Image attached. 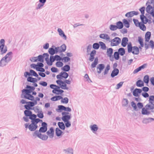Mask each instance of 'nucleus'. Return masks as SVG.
<instances>
[{
	"label": "nucleus",
	"instance_id": "61",
	"mask_svg": "<svg viewBox=\"0 0 154 154\" xmlns=\"http://www.w3.org/2000/svg\"><path fill=\"white\" fill-rule=\"evenodd\" d=\"M44 5L43 4H42V3H39L37 5V6L36 7V10H38L39 9H40Z\"/></svg>",
	"mask_w": 154,
	"mask_h": 154
},
{
	"label": "nucleus",
	"instance_id": "27",
	"mask_svg": "<svg viewBox=\"0 0 154 154\" xmlns=\"http://www.w3.org/2000/svg\"><path fill=\"white\" fill-rule=\"evenodd\" d=\"M113 53V50L111 48H108L107 51V54L108 56L111 57Z\"/></svg>",
	"mask_w": 154,
	"mask_h": 154
},
{
	"label": "nucleus",
	"instance_id": "26",
	"mask_svg": "<svg viewBox=\"0 0 154 154\" xmlns=\"http://www.w3.org/2000/svg\"><path fill=\"white\" fill-rule=\"evenodd\" d=\"M133 49L134 51H133L132 53L134 54H138L139 53V48L137 46L133 47Z\"/></svg>",
	"mask_w": 154,
	"mask_h": 154
},
{
	"label": "nucleus",
	"instance_id": "14",
	"mask_svg": "<svg viewBox=\"0 0 154 154\" xmlns=\"http://www.w3.org/2000/svg\"><path fill=\"white\" fill-rule=\"evenodd\" d=\"M128 38L127 37H124L122 40L121 45L123 47H125L128 44Z\"/></svg>",
	"mask_w": 154,
	"mask_h": 154
},
{
	"label": "nucleus",
	"instance_id": "50",
	"mask_svg": "<svg viewBox=\"0 0 154 154\" xmlns=\"http://www.w3.org/2000/svg\"><path fill=\"white\" fill-rule=\"evenodd\" d=\"M110 69V66L109 64L107 65L106 66V67L105 69V71L103 73L104 75H105L107 74L108 73L109 70Z\"/></svg>",
	"mask_w": 154,
	"mask_h": 154
},
{
	"label": "nucleus",
	"instance_id": "31",
	"mask_svg": "<svg viewBox=\"0 0 154 154\" xmlns=\"http://www.w3.org/2000/svg\"><path fill=\"white\" fill-rule=\"evenodd\" d=\"M70 66L68 65H66L62 68V70L65 72H68L70 69Z\"/></svg>",
	"mask_w": 154,
	"mask_h": 154
},
{
	"label": "nucleus",
	"instance_id": "22",
	"mask_svg": "<svg viewBox=\"0 0 154 154\" xmlns=\"http://www.w3.org/2000/svg\"><path fill=\"white\" fill-rule=\"evenodd\" d=\"M136 86L139 87H141L143 86L144 84L141 80L140 79L137 81L136 82Z\"/></svg>",
	"mask_w": 154,
	"mask_h": 154
},
{
	"label": "nucleus",
	"instance_id": "35",
	"mask_svg": "<svg viewBox=\"0 0 154 154\" xmlns=\"http://www.w3.org/2000/svg\"><path fill=\"white\" fill-rule=\"evenodd\" d=\"M30 76H33L35 77H38V75L37 73L34 70L32 69H30L29 70Z\"/></svg>",
	"mask_w": 154,
	"mask_h": 154
},
{
	"label": "nucleus",
	"instance_id": "3",
	"mask_svg": "<svg viewBox=\"0 0 154 154\" xmlns=\"http://www.w3.org/2000/svg\"><path fill=\"white\" fill-rule=\"evenodd\" d=\"M7 51V47L5 46V40L2 39L0 40V54L3 55Z\"/></svg>",
	"mask_w": 154,
	"mask_h": 154
},
{
	"label": "nucleus",
	"instance_id": "12",
	"mask_svg": "<svg viewBox=\"0 0 154 154\" xmlns=\"http://www.w3.org/2000/svg\"><path fill=\"white\" fill-rule=\"evenodd\" d=\"M119 70L118 69H113L111 74V76L112 78L117 76L119 74Z\"/></svg>",
	"mask_w": 154,
	"mask_h": 154
},
{
	"label": "nucleus",
	"instance_id": "8",
	"mask_svg": "<svg viewBox=\"0 0 154 154\" xmlns=\"http://www.w3.org/2000/svg\"><path fill=\"white\" fill-rule=\"evenodd\" d=\"M54 130L53 127H51L49 130L48 131L46 134L50 138H52L54 136Z\"/></svg>",
	"mask_w": 154,
	"mask_h": 154
},
{
	"label": "nucleus",
	"instance_id": "43",
	"mask_svg": "<svg viewBox=\"0 0 154 154\" xmlns=\"http://www.w3.org/2000/svg\"><path fill=\"white\" fill-rule=\"evenodd\" d=\"M92 47L95 50H97L100 47V44L98 43H95L93 44Z\"/></svg>",
	"mask_w": 154,
	"mask_h": 154
},
{
	"label": "nucleus",
	"instance_id": "24",
	"mask_svg": "<svg viewBox=\"0 0 154 154\" xmlns=\"http://www.w3.org/2000/svg\"><path fill=\"white\" fill-rule=\"evenodd\" d=\"M63 151L65 152V153L68 154H73V150L72 148H69L66 149H64Z\"/></svg>",
	"mask_w": 154,
	"mask_h": 154
},
{
	"label": "nucleus",
	"instance_id": "6",
	"mask_svg": "<svg viewBox=\"0 0 154 154\" xmlns=\"http://www.w3.org/2000/svg\"><path fill=\"white\" fill-rule=\"evenodd\" d=\"M142 92V90L141 89L136 88L134 90L133 92V94L135 97H138L140 95Z\"/></svg>",
	"mask_w": 154,
	"mask_h": 154
},
{
	"label": "nucleus",
	"instance_id": "7",
	"mask_svg": "<svg viewBox=\"0 0 154 154\" xmlns=\"http://www.w3.org/2000/svg\"><path fill=\"white\" fill-rule=\"evenodd\" d=\"M13 54L12 52L10 51L8 53L5 57H3L4 59L6 60V61L7 62H9L12 59L11 57H10V56L11 55Z\"/></svg>",
	"mask_w": 154,
	"mask_h": 154
},
{
	"label": "nucleus",
	"instance_id": "2",
	"mask_svg": "<svg viewBox=\"0 0 154 154\" xmlns=\"http://www.w3.org/2000/svg\"><path fill=\"white\" fill-rule=\"evenodd\" d=\"M96 51L94 50H92L90 53V57L89 58V60L91 61H93L94 59V62L92 63L91 65V67L92 68H94L96 67V65L98 63V58L97 57L94 58V56L96 54Z\"/></svg>",
	"mask_w": 154,
	"mask_h": 154
},
{
	"label": "nucleus",
	"instance_id": "53",
	"mask_svg": "<svg viewBox=\"0 0 154 154\" xmlns=\"http://www.w3.org/2000/svg\"><path fill=\"white\" fill-rule=\"evenodd\" d=\"M153 8V7L150 5H148L146 8V12L148 14H149L150 12V10Z\"/></svg>",
	"mask_w": 154,
	"mask_h": 154
},
{
	"label": "nucleus",
	"instance_id": "23",
	"mask_svg": "<svg viewBox=\"0 0 154 154\" xmlns=\"http://www.w3.org/2000/svg\"><path fill=\"white\" fill-rule=\"evenodd\" d=\"M27 81L28 82L35 83V82H37V80L36 78H32L31 77H28L27 79Z\"/></svg>",
	"mask_w": 154,
	"mask_h": 154
},
{
	"label": "nucleus",
	"instance_id": "62",
	"mask_svg": "<svg viewBox=\"0 0 154 154\" xmlns=\"http://www.w3.org/2000/svg\"><path fill=\"white\" fill-rule=\"evenodd\" d=\"M55 58V60L56 61H60L61 60H63L62 58L60 56L58 55H56L54 56Z\"/></svg>",
	"mask_w": 154,
	"mask_h": 154
},
{
	"label": "nucleus",
	"instance_id": "20",
	"mask_svg": "<svg viewBox=\"0 0 154 154\" xmlns=\"http://www.w3.org/2000/svg\"><path fill=\"white\" fill-rule=\"evenodd\" d=\"M63 131L59 128H57L55 129L56 134L57 137H60L62 135Z\"/></svg>",
	"mask_w": 154,
	"mask_h": 154
},
{
	"label": "nucleus",
	"instance_id": "47",
	"mask_svg": "<svg viewBox=\"0 0 154 154\" xmlns=\"http://www.w3.org/2000/svg\"><path fill=\"white\" fill-rule=\"evenodd\" d=\"M67 85L66 84L65 82H63L62 84L60 86V88L63 89L68 90V88L67 87Z\"/></svg>",
	"mask_w": 154,
	"mask_h": 154
},
{
	"label": "nucleus",
	"instance_id": "59",
	"mask_svg": "<svg viewBox=\"0 0 154 154\" xmlns=\"http://www.w3.org/2000/svg\"><path fill=\"white\" fill-rule=\"evenodd\" d=\"M63 65V63L61 61H57L56 63V65L57 67H61Z\"/></svg>",
	"mask_w": 154,
	"mask_h": 154
},
{
	"label": "nucleus",
	"instance_id": "63",
	"mask_svg": "<svg viewBox=\"0 0 154 154\" xmlns=\"http://www.w3.org/2000/svg\"><path fill=\"white\" fill-rule=\"evenodd\" d=\"M64 122L65 123V126L66 128H69L71 126V124L69 121L65 122Z\"/></svg>",
	"mask_w": 154,
	"mask_h": 154
},
{
	"label": "nucleus",
	"instance_id": "52",
	"mask_svg": "<svg viewBox=\"0 0 154 154\" xmlns=\"http://www.w3.org/2000/svg\"><path fill=\"white\" fill-rule=\"evenodd\" d=\"M61 102L62 103H65L66 104L67 103L69 102V99L67 97H65L63 98V99H62Z\"/></svg>",
	"mask_w": 154,
	"mask_h": 154
},
{
	"label": "nucleus",
	"instance_id": "54",
	"mask_svg": "<svg viewBox=\"0 0 154 154\" xmlns=\"http://www.w3.org/2000/svg\"><path fill=\"white\" fill-rule=\"evenodd\" d=\"M26 88L28 89L31 92L35 89V88L34 86H32L29 85L26 86Z\"/></svg>",
	"mask_w": 154,
	"mask_h": 154
},
{
	"label": "nucleus",
	"instance_id": "44",
	"mask_svg": "<svg viewBox=\"0 0 154 154\" xmlns=\"http://www.w3.org/2000/svg\"><path fill=\"white\" fill-rule=\"evenodd\" d=\"M23 98L28 99L29 100H33V99L34 98V97L31 94H30L27 96H24Z\"/></svg>",
	"mask_w": 154,
	"mask_h": 154
},
{
	"label": "nucleus",
	"instance_id": "32",
	"mask_svg": "<svg viewBox=\"0 0 154 154\" xmlns=\"http://www.w3.org/2000/svg\"><path fill=\"white\" fill-rule=\"evenodd\" d=\"M58 125L59 128L62 130H64L65 128V126L63 122H59L58 123Z\"/></svg>",
	"mask_w": 154,
	"mask_h": 154
},
{
	"label": "nucleus",
	"instance_id": "34",
	"mask_svg": "<svg viewBox=\"0 0 154 154\" xmlns=\"http://www.w3.org/2000/svg\"><path fill=\"white\" fill-rule=\"evenodd\" d=\"M54 47H55V46L53 45L48 49V52L51 55H53L55 54V52L54 51Z\"/></svg>",
	"mask_w": 154,
	"mask_h": 154
},
{
	"label": "nucleus",
	"instance_id": "45",
	"mask_svg": "<svg viewBox=\"0 0 154 154\" xmlns=\"http://www.w3.org/2000/svg\"><path fill=\"white\" fill-rule=\"evenodd\" d=\"M47 130V128L41 127L40 128L38 131L40 133H45Z\"/></svg>",
	"mask_w": 154,
	"mask_h": 154
},
{
	"label": "nucleus",
	"instance_id": "21",
	"mask_svg": "<svg viewBox=\"0 0 154 154\" xmlns=\"http://www.w3.org/2000/svg\"><path fill=\"white\" fill-rule=\"evenodd\" d=\"M62 99H63V97L60 96H54L51 99V100L53 101H56Z\"/></svg>",
	"mask_w": 154,
	"mask_h": 154
},
{
	"label": "nucleus",
	"instance_id": "38",
	"mask_svg": "<svg viewBox=\"0 0 154 154\" xmlns=\"http://www.w3.org/2000/svg\"><path fill=\"white\" fill-rule=\"evenodd\" d=\"M37 57V61L42 63L44 62V56H43L42 55H39Z\"/></svg>",
	"mask_w": 154,
	"mask_h": 154
},
{
	"label": "nucleus",
	"instance_id": "19",
	"mask_svg": "<svg viewBox=\"0 0 154 154\" xmlns=\"http://www.w3.org/2000/svg\"><path fill=\"white\" fill-rule=\"evenodd\" d=\"M144 23L142 21L140 23L138 26L140 28V29L143 31H145L146 28V26L144 25Z\"/></svg>",
	"mask_w": 154,
	"mask_h": 154
},
{
	"label": "nucleus",
	"instance_id": "13",
	"mask_svg": "<svg viewBox=\"0 0 154 154\" xmlns=\"http://www.w3.org/2000/svg\"><path fill=\"white\" fill-rule=\"evenodd\" d=\"M70 114V115L67 114L62 117V119L64 122L69 121V120L71 118V114Z\"/></svg>",
	"mask_w": 154,
	"mask_h": 154
},
{
	"label": "nucleus",
	"instance_id": "39",
	"mask_svg": "<svg viewBox=\"0 0 154 154\" xmlns=\"http://www.w3.org/2000/svg\"><path fill=\"white\" fill-rule=\"evenodd\" d=\"M143 82H144L147 84L149 81V76L148 75H145L143 78Z\"/></svg>",
	"mask_w": 154,
	"mask_h": 154
},
{
	"label": "nucleus",
	"instance_id": "55",
	"mask_svg": "<svg viewBox=\"0 0 154 154\" xmlns=\"http://www.w3.org/2000/svg\"><path fill=\"white\" fill-rule=\"evenodd\" d=\"M37 116L35 114H32V113L31 115H30V116L29 117V119H31V120H32L34 119H36Z\"/></svg>",
	"mask_w": 154,
	"mask_h": 154
},
{
	"label": "nucleus",
	"instance_id": "25",
	"mask_svg": "<svg viewBox=\"0 0 154 154\" xmlns=\"http://www.w3.org/2000/svg\"><path fill=\"white\" fill-rule=\"evenodd\" d=\"M59 48V52L61 53L64 52L66 49V46L65 44H63L61 45Z\"/></svg>",
	"mask_w": 154,
	"mask_h": 154
},
{
	"label": "nucleus",
	"instance_id": "18",
	"mask_svg": "<svg viewBox=\"0 0 154 154\" xmlns=\"http://www.w3.org/2000/svg\"><path fill=\"white\" fill-rule=\"evenodd\" d=\"M22 91L23 94H24V96H27L30 94V93H31V92L28 89H23L22 90Z\"/></svg>",
	"mask_w": 154,
	"mask_h": 154
},
{
	"label": "nucleus",
	"instance_id": "11",
	"mask_svg": "<svg viewBox=\"0 0 154 154\" xmlns=\"http://www.w3.org/2000/svg\"><path fill=\"white\" fill-rule=\"evenodd\" d=\"M105 65L103 64H100L98 65L97 69V72L98 74L100 73L101 71L104 69Z\"/></svg>",
	"mask_w": 154,
	"mask_h": 154
},
{
	"label": "nucleus",
	"instance_id": "57",
	"mask_svg": "<svg viewBox=\"0 0 154 154\" xmlns=\"http://www.w3.org/2000/svg\"><path fill=\"white\" fill-rule=\"evenodd\" d=\"M131 106L134 108V110L135 111L137 110L136 104L134 101H132L131 102Z\"/></svg>",
	"mask_w": 154,
	"mask_h": 154
},
{
	"label": "nucleus",
	"instance_id": "48",
	"mask_svg": "<svg viewBox=\"0 0 154 154\" xmlns=\"http://www.w3.org/2000/svg\"><path fill=\"white\" fill-rule=\"evenodd\" d=\"M61 75H62L63 78L65 79L67 78L69 76L68 74L65 72H61Z\"/></svg>",
	"mask_w": 154,
	"mask_h": 154
},
{
	"label": "nucleus",
	"instance_id": "36",
	"mask_svg": "<svg viewBox=\"0 0 154 154\" xmlns=\"http://www.w3.org/2000/svg\"><path fill=\"white\" fill-rule=\"evenodd\" d=\"M8 62H7L6 61V60L4 59V58H2L0 62V66L2 67H3L6 65V63H8Z\"/></svg>",
	"mask_w": 154,
	"mask_h": 154
},
{
	"label": "nucleus",
	"instance_id": "15",
	"mask_svg": "<svg viewBox=\"0 0 154 154\" xmlns=\"http://www.w3.org/2000/svg\"><path fill=\"white\" fill-rule=\"evenodd\" d=\"M151 36V33L150 32H147L145 35V41L147 42H148Z\"/></svg>",
	"mask_w": 154,
	"mask_h": 154
},
{
	"label": "nucleus",
	"instance_id": "5",
	"mask_svg": "<svg viewBox=\"0 0 154 154\" xmlns=\"http://www.w3.org/2000/svg\"><path fill=\"white\" fill-rule=\"evenodd\" d=\"M110 42H111V46H116L121 43V39L119 37H116L111 40Z\"/></svg>",
	"mask_w": 154,
	"mask_h": 154
},
{
	"label": "nucleus",
	"instance_id": "60",
	"mask_svg": "<svg viewBox=\"0 0 154 154\" xmlns=\"http://www.w3.org/2000/svg\"><path fill=\"white\" fill-rule=\"evenodd\" d=\"M123 83V82H121L119 83L118 84L116 85V89H118L120 88L122 86Z\"/></svg>",
	"mask_w": 154,
	"mask_h": 154
},
{
	"label": "nucleus",
	"instance_id": "16",
	"mask_svg": "<svg viewBox=\"0 0 154 154\" xmlns=\"http://www.w3.org/2000/svg\"><path fill=\"white\" fill-rule=\"evenodd\" d=\"M145 8V7L143 6L140 8L139 10L141 14L140 15V19H143V17H145L144 15Z\"/></svg>",
	"mask_w": 154,
	"mask_h": 154
},
{
	"label": "nucleus",
	"instance_id": "51",
	"mask_svg": "<svg viewBox=\"0 0 154 154\" xmlns=\"http://www.w3.org/2000/svg\"><path fill=\"white\" fill-rule=\"evenodd\" d=\"M110 29L112 31H115L118 28L116 25L111 24L109 26Z\"/></svg>",
	"mask_w": 154,
	"mask_h": 154
},
{
	"label": "nucleus",
	"instance_id": "41",
	"mask_svg": "<svg viewBox=\"0 0 154 154\" xmlns=\"http://www.w3.org/2000/svg\"><path fill=\"white\" fill-rule=\"evenodd\" d=\"M65 106L60 105L58 106V109H56V110L58 112H60L62 110H64Z\"/></svg>",
	"mask_w": 154,
	"mask_h": 154
},
{
	"label": "nucleus",
	"instance_id": "29",
	"mask_svg": "<svg viewBox=\"0 0 154 154\" xmlns=\"http://www.w3.org/2000/svg\"><path fill=\"white\" fill-rule=\"evenodd\" d=\"M141 20L145 24H146L147 23H148L149 24H150L152 23L151 20L148 19L146 16L143 17V19H141Z\"/></svg>",
	"mask_w": 154,
	"mask_h": 154
},
{
	"label": "nucleus",
	"instance_id": "28",
	"mask_svg": "<svg viewBox=\"0 0 154 154\" xmlns=\"http://www.w3.org/2000/svg\"><path fill=\"white\" fill-rule=\"evenodd\" d=\"M122 21L125 27L127 28L129 27L130 23L129 21H128L127 19H124Z\"/></svg>",
	"mask_w": 154,
	"mask_h": 154
},
{
	"label": "nucleus",
	"instance_id": "46",
	"mask_svg": "<svg viewBox=\"0 0 154 154\" xmlns=\"http://www.w3.org/2000/svg\"><path fill=\"white\" fill-rule=\"evenodd\" d=\"M99 44H100V46L101 48L103 50H105L106 48V47L103 42H99Z\"/></svg>",
	"mask_w": 154,
	"mask_h": 154
},
{
	"label": "nucleus",
	"instance_id": "30",
	"mask_svg": "<svg viewBox=\"0 0 154 154\" xmlns=\"http://www.w3.org/2000/svg\"><path fill=\"white\" fill-rule=\"evenodd\" d=\"M116 24L117 28L119 29H122L124 26L123 23L121 21L117 22L116 23Z\"/></svg>",
	"mask_w": 154,
	"mask_h": 154
},
{
	"label": "nucleus",
	"instance_id": "9",
	"mask_svg": "<svg viewBox=\"0 0 154 154\" xmlns=\"http://www.w3.org/2000/svg\"><path fill=\"white\" fill-rule=\"evenodd\" d=\"M154 121V118H144L142 120V123L143 124H147L151 122L152 121Z\"/></svg>",
	"mask_w": 154,
	"mask_h": 154
},
{
	"label": "nucleus",
	"instance_id": "49",
	"mask_svg": "<svg viewBox=\"0 0 154 154\" xmlns=\"http://www.w3.org/2000/svg\"><path fill=\"white\" fill-rule=\"evenodd\" d=\"M119 55V54L118 52L116 51L114 52V58L116 60H118L119 59L120 57Z\"/></svg>",
	"mask_w": 154,
	"mask_h": 154
},
{
	"label": "nucleus",
	"instance_id": "64",
	"mask_svg": "<svg viewBox=\"0 0 154 154\" xmlns=\"http://www.w3.org/2000/svg\"><path fill=\"white\" fill-rule=\"evenodd\" d=\"M149 43L150 46L152 49H154V42L152 40L150 41Z\"/></svg>",
	"mask_w": 154,
	"mask_h": 154
},
{
	"label": "nucleus",
	"instance_id": "33",
	"mask_svg": "<svg viewBox=\"0 0 154 154\" xmlns=\"http://www.w3.org/2000/svg\"><path fill=\"white\" fill-rule=\"evenodd\" d=\"M118 52L119 54L121 56H123L125 54V51L124 48H121L118 49Z\"/></svg>",
	"mask_w": 154,
	"mask_h": 154
},
{
	"label": "nucleus",
	"instance_id": "40",
	"mask_svg": "<svg viewBox=\"0 0 154 154\" xmlns=\"http://www.w3.org/2000/svg\"><path fill=\"white\" fill-rule=\"evenodd\" d=\"M32 112L30 110H25L24 112V115L26 117H29L30 115H31Z\"/></svg>",
	"mask_w": 154,
	"mask_h": 154
},
{
	"label": "nucleus",
	"instance_id": "37",
	"mask_svg": "<svg viewBox=\"0 0 154 154\" xmlns=\"http://www.w3.org/2000/svg\"><path fill=\"white\" fill-rule=\"evenodd\" d=\"M128 52V53H131L133 52L132 50L133 47L132 46V44L131 42L129 43L127 46Z\"/></svg>",
	"mask_w": 154,
	"mask_h": 154
},
{
	"label": "nucleus",
	"instance_id": "1",
	"mask_svg": "<svg viewBox=\"0 0 154 154\" xmlns=\"http://www.w3.org/2000/svg\"><path fill=\"white\" fill-rule=\"evenodd\" d=\"M154 106L147 104L145 107L142 109L141 114L143 115L148 116L151 114V112H154Z\"/></svg>",
	"mask_w": 154,
	"mask_h": 154
},
{
	"label": "nucleus",
	"instance_id": "10",
	"mask_svg": "<svg viewBox=\"0 0 154 154\" xmlns=\"http://www.w3.org/2000/svg\"><path fill=\"white\" fill-rule=\"evenodd\" d=\"M90 128L91 130L94 134L96 133V131L98 129V127L97 125L96 124L91 125L90 126Z\"/></svg>",
	"mask_w": 154,
	"mask_h": 154
},
{
	"label": "nucleus",
	"instance_id": "42",
	"mask_svg": "<svg viewBox=\"0 0 154 154\" xmlns=\"http://www.w3.org/2000/svg\"><path fill=\"white\" fill-rule=\"evenodd\" d=\"M129 103V101L127 99L124 98L122 101V106H127Z\"/></svg>",
	"mask_w": 154,
	"mask_h": 154
},
{
	"label": "nucleus",
	"instance_id": "56",
	"mask_svg": "<svg viewBox=\"0 0 154 154\" xmlns=\"http://www.w3.org/2000/svg\"><path fill=\"white\" fill-rule=\"evenodd\" d=\"M29 129L30 131H35L34 126L31 123L30 124L29 126Z\"/></svg>",
	"mask_w": 154,
	"mask_h": 154
},
{
	"label": "nucleus",
	"instance_id": "4",
	"mask_svg": "<svg viewBox=\"0 0 154 154\" xmlns=\"http://www.w3.org/2000/svg\"><path fill=\"white\" fill-rule=\"evenodd\" d=\"M32 135L33 137H35L36 135L39 138L43 140H46L48 138V137L47 135H42L41 133H39L38 130L35 131Z\"/></svg>",
	"mask_w": 154,
	"mask_h": 154
},
{
	"label": "nucleus",
	"instance_id": "58",
	"mask_svg": "<svg viewBox=\"0 0 154 154\" xmlns=\"http://www.w3.org/2000/svg\"><path fill=\"white\" fill-rule=\"evenodd\" d=\"M37 116L40 119H42L44 117V115L43 112L41 111L39 112L37 114Z\"/></svg>",
	"mask_w": 154,
	"mask_h": 154
},
{
	"label": "nucleus",
	"instance_id": "17",
	"mask_svg": "<svg viewBox=\"0 0 154 154\" xmlns=\"http://www.w3.org/2000/svg\"><path fill=\"white\" fill-rule=\"evenodd\" d=\"M99 37L101 38L107 40H109L110 39V38L108 35L106 34H101L100 35Z\"/></svg>",
	"mask_w": 154,
	"mask_h": 154
}]
</instances>
